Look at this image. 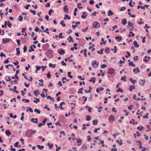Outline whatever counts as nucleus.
Segmentation results:
<instances>
[{
	"label": "nucleus",
	"instance_id": "obj_46",
	"mask_svg": "<svg viewBox=\"0 0 151 151\" xmlns=\"http://www.w3.org/2000/svg\"><path fill=\"white\" fill-rule=\"evenodd\" d=\"M9 58H8L7 59H6V60H5L4 61V64H7L9 63Z\"/></svg>",
	"mask_w": 151,
	"mask_h": 151
},
{
	"label": "nucleus",
	"instance_id": "obj_57",
	"mask_svg": "<svg viewBox=\"0 0 151 151\" xmlns=\"http://www.w3.org/2000/svg\"><path fill=\"white\" fill-rule=\"evenodd\" d=\"M49 29L48 28H46V29L44 30L42 32H45L47 33V34H49V32H48Z\"/></svg>",
	"mask_w": 151,
	"mask_h": 151
},
{
	"label": "nucleus",
	"instance_id": "obj_56",
	"mask_svg": "<svg viewBox=\"0 0 151 151\" xmlns=\"http://www.w3.org/2000/svg\"><path fill=\"white\" fill-rule=\"evenodd\" d=\"M40 101V99H36V100H34L33 102L35 103H37V102H39Z\"/></svg>",
	"mask_w": 151,
	"mask_h": 151
},
{
	"label": "nucleus",
	"instance_id": "obj_53",
	"mask_svg": "<svg viewBox=\"0 0 151 151\" xmlns=\"http://www.w3.org/2000/svg\"><path fill=\"white\" fill-rule=\"evenodd\" d=\"M6 77H7L8 78V79H6V81H11V77L10 76H6L5 77V79H6Z\"/></svg>",
	"mask_w": 151,
	"mask_h": 151
},
{
	"label": "nucleus",
	"instance_id": "obj_41",
	"mask_svg": "<svg viewBox=\"0 0 151 151\" xmlns=\"http://www.w3.org/2000/svg\"><path fill=\"white\" fill-rule=\"evenodd\" d=\"M39 92V91L38 90H37V91H35L34 92V93L35 95L36 96H38V95L39 94V93H38L37 94V93L38 92Z\"/></svg>",
	"mask_w": 151,
	"mask_h": 151
},
{
	"label": "nucleus",
	"instance_id": "obj_33",
	"mask_svg": "<svg viewBox=\"0 0 151 151\" xmlns=\"http://www.w3.org/2000/svg\"><path fill=\"white\" fill-rule=\"evenodd\" d=\"M47 145L49 147L50 149L52 148L53 147V144H51L50 145L49 142L47 143Z\"/></svg>",
	"mask_w": 151,
	"mask_h": 151
},
{
	"label": "nucleus",
	"instance_id": "obj_49",
	"mask_svg": "<svg viewBox=\"0 0 151 151\" xmlns=\"http://www.w3.org/2000/svg\"><path fill=\"white\" fill-rule=\"evenodd\" d=\"M116 91L117 92H123V91L121 89V88H119Z\"/></svg>",
	"mask_w": 151,
	"mask_h": 151
},
{
	"label": "nucleus",
	"instance_id": "obj_39",
	"mask_svg": "<svg viewBox=\"0 0 151 151\" xmlns=\"http://www.w3.org/2000/svg\"><path fill=\"white\" fill-rule=\"evenodd\" d=\"M71 74V72H69L68 73V75L69 77L70 78H73V76L70 75Z\"/></svg>",
	"mask_w": 151,
	"mask_h": 151
},
{
	"label": "nucleus",
	"instance_id": "obj_23",
	"mask_svg": "<svg viewBox=\"0 0 151 151\" xmlns=\"http://www.w3.org/2000/svg\"><path fill=\"white\" fill-rule=\"evenodd\" d=\"M129 80L130 81V82L134 84H135V83L137 82L136 80H133L132 78H129Z\"/></svg>",
	"mask_w": 151,
	"mask_h": 151
},
{
	"label": "nucleus",
	"instance_id": "obj_48",
	"mask_svg": "<svg viewBox=\"0 0 151 151\" xmlns=\"http://www.w3.org/2000/svg\"><path fill=\"white\" fill-rule=\"evenodd\" d=\"M114 53H116L117 52V50H118V49H116V46H114Z\"/></svg>",
	"mask_w": 151,
	"mask_h": 151
},
{
	"label": "nucleus",
	"instance_id": "obj_62",
	"mask_svg": "<svg viewBox=\"0 0 151 151\" xmlns=\"http://www.w3.org/2000/svg\"><path fill=\"white\" fill-rule=\"evenodd\" d=\"M60 122V121H58L55 124L57 125H58L59 126H61L62 125Z\"/></svg>",
	"mask_w": 151,
	"mask_h": 151
},
{
	"label": "nucleus",
	"instance_id": "obj_50",
	"mask_svg": "<svg viewBox=\"0 0 151 151\" xmlns=\"http://www.w3.org/2000/svg\"><path fill=\"white\" fill-rule=\"evenodd\" d=\"M16 41L17 42V45L19 46L20 45V41L19 40L16 39Z\"/></svg>",
	"mask_w": 151,
	"mask_h": 151
},
{
	"label": "nucleus",
	"instance_id": "obj_30",
	"mask_svg": "<svg viewBox=\"0 0 151 151\" xmlns=\"http://www.w3.org/2000/svg\"><path fill=\"white\" fill-rule=\"evenodd\" d=\"M34 111L35 112H37L39 114H40L41 113V110L37 109H35Z\"/></svg>",
	"mask_w": 151,
	"mask_h": 151
},
{
	"label": "nucleus",
	"instance_id": "obj_12",
	"mask_svg": "<svg viewBox=\"0 0 151 151\" xmlns=\"http://www.w3.org/2000/svg\"><path fill=\"white\" fill-rule=\"evenodd\" d=\"M114 116L111 115H110L109 118V121H113L114 120Z\"/></svg>",
	"mask_w": 151,
	"mask_h": 151
},
{
	"label": "nucleus",
	"instance_id": "obj_2",
	"mask_svg": "<svg viewBox=\"0 0 151 151\" xmlns=\"http://www.w3.org/2000/svg\"><path fill=\"white\" fill-rule=\"evenodd\" d=\"M46 55L49 58H50L53 57V51L51 50H48L46 52Z\"/></svg>",
	"mask_w": 151,
	"mask_h": 151
},
{
	"label": "nucleus",
	"instance_id": "obj_42",
	"mask_svg": "<svg viewBox=\"0 0 151 151\" xmlns=\"http://www.w3.org/2000/svg\"><path fill=\"white\" fill-rule=\"evenodd\" d=\"M8 26L9 27L11 28V26H12V24L9 21H8Z\"/></svg>",
	"mask_w": 151,
	"mask_h": 151
},
{
	"label": "nucleus",
	"instance_id": "obj_1",
	"mask_svg": "<svg viewBox=\"0 0 151 151\" xmlns=\"http://www.w3.org/2000/svg\"><path fill=\"white\" fill-rule=\"evenodd\" d=\"M36 132V130H32V129H28L25 132V135L27 137H32V135L35 133Z\"/></svg>",
	"mask_w": 151,
	"mask_h": 151
},
{
	"label": "nucleus",
	"instance_id": "obj_64",
	"mask_svg": "<svg viewBox=\"0 0 151 151\" xmlns=\"http://www.w3.org/2000/svg\"><path fill=\"white\" fill-rule=\"evenodd\" d=\"M61 63L62 64V65H63V66H65L66 65V63H64V61H62L61 62Z\"/></svg>",
	"mask_w": 151,
	"mask_h": 151
},
{
	"label": "nucleus",
	"instance_id": "obj_32",
	"mask_svg": "<svg viewBox=\"0 0 151 151\" xmlns=\"http://www.w3.org/2000/svg\"><path fill=\"white\" fill-rule=\"evenodd\" d=\"M105 51L106 53H109L110 52V48L108 47H107L105 49Z\"/></svg>",
	"mask_w": 151,
	"mask_h": 151
},
{
	"label": "nucleus",
	"instance_id": "obj_5",
	"mask_svg": "<svg viewBox=\"0 0 151 151\" xmlns=\"http://www.w3.org/2000/svg\"><path fill=\"white\" fill-rule=\"evenodd\" d=\"M99 63H96V60H95L93 61V62H92V65L93 68H97L99 66Z\"/></svg>",
	"mask_w": 151,
	"mask_h": 151
},
{
	"label": "nucleus",
	"instance_id": "obj_29",
	"mask_svg": "<svg viewBox=\"0 0 151 151\" xmlns=\"http://www.w3.org/2000/svg\"><path fill=\"white\" fill-rule=\"evenodd\" d=\"M104 50V48H101V49L100 51L98 50L97 51V53L99 54H103V51Z\"/></svg>",
	"mask_w": 151,
	"mask_h": 151
},
{
	"label": "nucleus",
	"instance_id": "obj_21",
	"mask_svg": "<svg viewBox=\"0 0 151 151\" xmlns=\"http://www.w3.org/2000/svg\"><path fill=\"white\" fill-rule=\"evenodd\" d=\"M5 133L7 136H9L11 134V133L9 130H6L5 131Z\"/></svg>",
	"mask_w": 151,
	"mask_h": 151
},
{
	"label": "nucleus",
	"instance_id": "obj_22",
	"mask_svg": "<svg viewBox=\"0 0 151 151\" xmlns=\"http://www.w3.org/2000/svg\"><path fill=\"white\" fill-rule=\"evenodd\" d=\"M128 65L129 66H132L133 67H134L135 66V65L133 63L132 61L129 63Z\"/></svg>",
	"mask_w": 151,
	"mask_h": 151
},
{
	"label": "nucleus",
	"instance_id": "obj_61",
	"mask_svg": "<svg viewBox=\"0 0 151 151\" xmlns=\"http://www.w3.org/2000/svg\"><path fill=\"white\" fill-rule=\"evenodd\" d=\"M86 124H83V128H82V130H84L86 129Z\"/></svg>",
	"mask_w": 151,
	"mask_h": 151
},
{
	"label": "nucleus",
	"instance_id": "obj_27",
	"mask_svg": "<svg viewBox=\"0 0 151 151\" xmlns=\"http://www.w3.org/2000/svg\"><path fill=\"white\" fill-rule=\"evenodd\" d=\"M65 21L64 20L61 21L60 24L62 25V26L63 27H65L66 26V24H65L64 23Z\"/></svg>",
	"mask_w": 151,
	"mask_h": 151
},
{
	"label": "nucleus",
	"instance_id": "obj_58",
	"mask_svg": "<svg viewBox=\"0 0 151 151\" xmlns=\"http://www.w3.org/2000/svg\"><path fill=\"white\" fill-rule=\"evenodd\" d=\"M40 95L42 98H44L45 96L44 92L43 91L42 93L40 94Z\"/></svg>",
	"mask_w": 151,
	"mask_h": 151
},
{
	"label": "nucleus",
	"instance_id": "obj_11",
	"mask_svg": "<svg viewBox=\"0 0 151 151\" xmlns=\"http://www.w3.org/2000/svg\"><path fill=\"white\" fill-rule=\"evenodd\" d=\"M10 39L9 38L3 39L2 40L3 42V43L5 44L9 42Z\"/></svg>",
	"mask_w": 151,
	"mask_h": 151
},
{
	"label": "nucleus",
	"instance_id": "obj_35",
	"mask_svg": "<svg viewBox=\"0 0 151 151\" xmlns=\"http://www.w3.org/2000/svg\"><path fill=\"white\" fill-rule=\"evenodd\" d=\"M27 47L26 45H24L23 48V52H25L27 51Z\"/></svg>",
	"mask_w": 151,
	"mask_h": 151
},
{
	"label": "nucleus",
	"instance_id": "obj_9",
	"mask_svg": "<svg viewBox=\"0 0 151 151\" xmlns=\"http://www.w3.org/2000/svg\"><path fill=\"white\" fill-rule=\"evenodd\" d=\"M58 52L61 55H64L65 54V52L62 49L60 50H59L58 51Z\"/></svg>",
	"mask_w": 151,
	"mask_h": 151
},
{
	"label": "nucleus",
	"instance_id": "obj_47",
	"mask_svg": "<svg viewBox=\"0 0 151 151\" xmlns=\"http://www.w3.org/2000/svg\"><path fill=\"white\" fill-rule=\"evenodd\" d=\"M107 65L104 64H103L102 65H101V68L102 69H104L105 68L107 67Z\"/></svg>",
	"mask_w": 151,
	"mask_h": 151
},
{
	"label": "nucleus",
	"instance_id": "obj_55",
	"mask_svg": "<svg viewBox=\"0 0 151 151\" xmlns=\"http://www.w3.org/2000/svg\"><path fill=\"white\" fill-rule=\"evenodd\" d=\"M132 0H131L130 1V2L129 4V6H130L131 7H133L134 6V5H133L132 4Z\"/></svg>",
	"mask_w": 151,
	"mask_h": 151
},
{
	"label": "nucleus",
	"instance_id": "obj_20",
	"mask_svg": "<svg viewBox=\"0 0 151 151\" xmlns=\"http://www.w3.org/2000/svg\"><path fill=\"white\" fill-rule=\"evenodd\" d=\"M87 148V146L86 145H83L82 146V147L81 148V151H83L85 150Z\"/></svg>",
	"mask_w": 151,
	"mask_h": 151
},
{
	"label": "nucleus",
	"instance_id": "obj_51",
	"mask_svg": "<svg viewBox=\"0 0 151 151\" xmlns=\"http://www.w3.org/2000/svg\"><path fill=\"white\" fill-rule=\"evenodd\" d=\"M126 9V8L124 6H123L119 10L120 11H124Z\"/></svg>",
	"mask_w": 151,
	"mask_h": 151
},
{
	"label": "nucleus",
	"instance_id": "obj_13",
	"mask_svg": "<svg viewBox=\"0 0 151 151\" xmlns=\"http://www.w3.org/2000/svg\"><path fill=\"white\" fill-rule=\"evenodd\" d=\"M145 82V79L142 80L140 79L139 80V84L142 86H143L144 85V83Z\"/></svg>",
	"mask_w": 151,
	"mask_h": 151
},
{
	"label": "nucleus",
	"instance_id": "obj_45",
	"mask_svg": "<svg viewBox=\"0 0 151 151\" xmlns=\"http://www.w3.org/2000/svg\"><path fill=\"white\" fill-rule=\"evenodd\" d=\"M141 128H140V127H137V129L139 131H142L143 130V129L144 128V127L142 126H141Z\"/></svg>",
	"mask_w": 151,
	"mask_h": 151
},
{
	"label": "nucleus",
	"instance_id": "obj_40",
	"mask_svg": "<svg viewBox=\"0 0 151 151\" xmlns=\"http://www.w3.org/2000/svg\"><path fill=\"white\" fill-rule=\"evenodd\" d=\"M34 49L33 48L32 46H31L30 47V49H29V51L31 52L32 51H34Z\"/></svg>",
	"mask_w": 151,
	"mask_h": 151
},
{
	"label": "nucleus",
	"instance_id": "obj_63",
	"mask_svg": "<svg viewBox=\"0 0 151 151\" xmlns=\"http://www.w3.org/2000/svg\"><path fill=\"white\" fill-rule=\"evenodd\" d=\"M41 68H42V71L43 72H44L45 71V68H47V66H42Z\"/></svg>",
	"mask_w": 151,
	"mask_h": 151
},
{
	"label": "nucleus",
	"instance_id": "obj_31",
	"mask_svg": "<svg viewBox=\"0 0 151 151\" xmlns=\"http://www.w3.org/2000/svg\"><path fill=\"white\" fill-rule=\"evenodd\" d=\"M37 147H38V148L40 150H42L44 148V147L43 146H40V145H37L36 146Z\"/></svg>",
	"mask_w": 151,
	"mask_h": 151
},
{
	"label": "nucleus",
	"instance_id": "obj_34",
	"mask_svg": "<svg viewBox=\"0 0 151 151\" xmlns=\"http://www.w3.org/2000/svg\"><path fill=\"white\" fill-rule=\"evenodd\" d=\"M23 19V17L21 15H20L19 16V18L18 19V20L20 22H22V21Z\"/></svg>",
	"mask_w": 151,
	"mask_h": 151
},
{
	"label": "nucleus",
	"instance_id": "obj_8",
	"mask_svg": "<svg viewBox=\"0 0 151 151\" xmlns=\"http://www.w3.org/2000/svg\"><path fill=\"white\" fill-rule=\"evenodd\" d=\"M114 70L113 68H109L107 73L110 74H112L114 72Z\"/></svg>",
	"mask_w": 151,
	"mask_h": 151
},
{
	"label": "nucleus",
	"instance_id": "obj_6",
	"mask_svg": "<svg viewBox=\"0 0 151 151\" xmlns=\"http://www.w3.org/2000/svg\"><path fill=\"white\" fill-rule=\"evenodd\" d=\"M99 63H96V60H95L93 61V62H92V65L93 68H97L99 66Z\"/></svg>",
	"mask_w": 151,
	"mask_h": 151
},
{
	"label": "nucleus",
	"instance_id": "obj_28",
	"mask_svg": "<svg viewBox=\"0 0 151 151\" xmlns=\"http://www.w3.org/2000/svg\"><path fill=\"white\" fill-rule=\"evenodd\" d=\"M83 89V87L79 89V91H78V93H81L83 94V92L82 91Z\"/></svg>",
	"mask_w": 151,
	"mask_h": 151
},
{
	"label": "nucleus",
	"instance_id": "obj_16",
	"mask_svg": "<svg viewBox=\"0 0 151 151\" xmlns=\"http://www.w3.org/2000/svg\"><path fill=\"white\" fill-rule=\"evenodd\" d=\"M127 22L126 19L125 18L122 19L121 23L123 25H125L127 24Z\"/></svg>",
	"mask_w": 151,
	"mask_h": 151
},
{
	"label": "nucleus",
	"instance_id": "obj_4",
	"mask_svg": "<svg viewBox=\"0 0 151 151\" xmlns=\"http://www.w3.org/2000/svg\"><path fill=\"white\" fill-rule=\"evenodd\" d=\"M93 25V27L94 28H99L100 26V24L96 21L94 22Z\"/></svg>",
	"mask_w": 151,
	"mask_h": 151
},
{
	"label": "nucleus",
	"instance_id": "obj_14",
	"mask_svg": "<svg viewBox=\"0 0 151 151\" xmlns=\"http://www.w3.org/2000/svg\"><path fill=\"white\" fill-rule=\"evenodd\" d=\"M133 45L135 47L138 48L139 47V45L137 43V42L136 41H134L133 42Z\"/></svg>",
	"mask_w": 151,
	"mask_h": 151
},
{
	"label": "nucleus",
	"instance_id": "obj_3",
	"mask_svg": "<svg viewBox=\"0 0 151 151\" xmlns=\"http://www.w3.org/2000/svg\"><path fill=\"white\" fill-rule=\"evenodd\" d=\"M129 27H131V28L129 29L131 31L129 32V33L132 34L133 33L132 31H133V30L134 26L133 24L129 21L128 22V24L127 27L129 28Z\"/></svg>",
	"mask_w": 151,
	"mask_h": 151
},
{
	"label": "nucleus",
	"instance_id": "obj_17",
	"mask_svg": "<svg viewBox=\"0 0 151 151\" xmlns=\"http://www.w3.org/2000/svg\"><path fill=\"white\" fill-rule=\"evenodd\" d=\"M135 88V86L134 85H131L129 86V91L131 92L133 89Z\"/></svg>",
	"mask_w": 151,
	"mask_h": 151
},
{
	"label": "nucleus",
	"instance_id": "obj_19",
	"mask_svg": "<svg viewBox=\"0 0 151 151\" xmlns=\"http://www.w3.org/2000/svg\"><path fill=\"white\" fill-rule=\"evenodd\" d=\"M67 5H65L64 8V10L65 12L68 13L69 10L68 8H67Z\"/></svg>",
	"mask_w": 151,
	"mask_h": 151
},
{
	"label": "nucleus",
	"instance_id": "obj_18",
	"mask_svg": "<svg viewBox=\"0 0 151 151\" xmlns=\"http://www.w3.org/2000/svg\"><path fill=\"white\" fill-rule=\"evenodd\" d=\"M96 78L94 77H92L91 79L89 80V81L90 82H93V83H95Z\"/></svg>",
	"mask_w": 151,
	"mask_h": 151
},
{
	"label": "nucleus",
	"instance_id": "obj_59",
	"mask_svg": "<svg viewBox=\"0 0 151 151\" xmlns=\"http://www.w3.org/2000/svg\"><path fill=\"white\" fill-rule=\"evenodd\" d=\"M63 34L62 33H60L59 34V38H64V37L62 36V35Z\"/></svg>",
	"mask_w": 151,
	"mask_h": 151
},
{
	"label": "nucleus",
	"instance_id": "obj_36",
	"mask_svg": "<svg viewBox=\"0 0 151 151\" xmlns=\"http://www.w3.org/2000/svg\"><path fill=\"white\" fill-rule=\"evenodd\" d=\"M121 78V80H123L124 81H126V76H124V77H122Z\"/></svg>",
	"mask_w": 151,
	"mask_h": 151
},
{
	"label": "nucleus",
	"instance_id": "obj_54",
	"mask_svg": "<svg viewBox=\"0 0 151 151\" xmlns=\"http://www.w3.org/2000/svg\"><path fill=\"white\" fill-rule=\"evenodd\" d=\"M35 68L37 69V70H39L40 69L41 67L40 66H38V65H36L35 67Z\"/></svg>",
	"mask_w": 151,
	"mask_h": 151
},
{
	"label": "nucleus",
	"instance_id": "obj_44",
	"mask_svg": "<svg viewBox=\"0 0 151 151\" xmlns=\"http://www.w3.org/2000/svg\"><path fill=\"white\" fill-rule=\"evenodd\" d=\"M53 12V11L52 9H51L48 12V14L50 16H51V13L52 12Z\"/></svg>",
	"mask_w": 151,
	"mask_h": 151
},
{
	"label": "nucleus",
	"instance_id": "obj_60",
	"mask_svg": "<svg viewBox=\"0 0 151 151\" xmlns=\"http://www.w3.org/2000/svg\"><path fill=\"white\" fill-rule=\"evenodd\" d=\"M19 143V142H17L15 143L14 145V146L15 147H17V146H18V144Z\"/></svg>",
	"mask_w": 151,
	"mask_h": 151
},
{
	"label": "nucleus",
	"instance_id": "obj_10",
	"mask_svg": "<svg viewBox=\"0 0 151 151\" xmlns=\"http://www.w3.org/2000/svg\"><path fill=\"white\" fill-rule=\"evenodd\" d=\"M67 39L68 40V42L69 43H70L71 42L73 43L74 42V41L73 40V37L71 36H69V38H67Z\"/></svg>",
	"mask_w": 151,
	"mask_h": 151
},
{
	"label": "nucleus",
	"instance_id": "obj_24",
	"mask_svg": "<svg viewBox=\"0 0 151 151\" xmlns=\"http://www.w3.org/2000/svg\"><path fill=\"white\" fill-rule=\"evenodd\" d=\"M93 124L94 125H96L98 124V120L97 119H95L93 121Z\"/></svg>",
	"mask_w": 151,
	"mask_h": 151
},
{
	"label": "nucleus",
	"instance_id": "obj_25",
	"mask_svg": "<svg viewBox=\"0 0 151 151\" xmlns=\"http://www.w3.org/2000/svg\"><path fill=\"white\" fill-rule=\"evenodd\" d=\"M64 16L65 17H64V19L65 20H66L67 18L68 19V20L70 19V17L68 16V14H65Z\"/></svg>",
	"mask_w": 151,
	"mask_h": 151
},
{
	"label": "nucleus",
	"instance_id": "obj_52",
	"mask_svg": "<svg viewBox=\"0 0 151 151\" xmlns=\"http://www.w3.org/2000/svg\"><path fill=\"white\" fill-rule=\"evenodd\" d=\"M29 11L30 12H31L32 13L33 15H35L36 11H33L31 9L29 10Z\"/></svg>",
	"mask_w": 151,
	"mask_h": 151
},
{
	"label": "nucleus",
	"instance_id": "obj_37",
	"mask_svg": "<svg viewBox=\"0 0 151 151\" xmlns=\"http://www.w3.org/2000/svg\"><path fill=\"white\" fill-rule=\"evenodd\" d=\"M86 120L87 121H90L91 119V117L89 115L87 116H86Z\"/></svg>",
	"mask_w": 151,
	"mask_h": 151
},
{
	"label": "nucleus",
	"instance_id": "obj_38",
	"mask_svg": "<svg viewBox=\"0 0 151 151\" xmlns=\"http://www.w3.org/2000/svg\"><path fill=\"white\" fill-rule=\"evenodd\" d=\"M148 115H149V113H147L145 115H144L143 116V118L144 119L148 118Z\"/></svg>",
	"mask_w": 151,
	"mask_h": 151
},
{
	"label": "nucleus",
	"instance_id": "obj_43",
	"mask_svg": "<svg viewBox=\"0 0 151 151\" xmlns=\"http://www.w3.org/2000/svg\"><path fill=\"white\" fill-rule=\"evenodd\" d=\"M113 13L112 12L111 10H109L108 12V15L110 16L111 15H112L113 14Z\"/></svg>",
	"mask_w": 151,
	"mask_h": 151
},
{
	"label": "nucleus",
	"instance_id": "obj_26",
	"mask_svg": "<svg viewBox=\"0 0 151 151\" xmlns=\"http://www.w3.org/2000/svg\"><path fill=\"white\" fill-rule=\"evenodd\" d=\"M19 47L17 48L16 49V50L17 51V53L16 55H19L20 53V51L19 50Z\"/></svg>",
	"mask_w": 151,
	"mask_h": 151
},
{
	"label": "nucleus",
	"instance_id": "obj_15",
	"mask_svg": "<svg viewBox=\"0 0 151 151\" xmlns=\"http://www.w3.org/2000/svg\"><path fill=\"white\" fill-rule=\"evenodd\" d=\"M122 36H116L115 37V39L118 42H120L122 39Z\"/></svg>",
	"mask_w": 151,
	"mask_h": 151
},
{
	"label": "nucleus",
	"instance_id": "obj_7",
	"mask_svg": "<svg viewBox=\"0 0 151 151\" xmlns=\"http://www.w3.org/2000/svg\"><path fill=\"white\" fill-rule=\"evenodd\" d=\"M38 119L37 118H36L35 119L32 118L31 119V122H32L33 123L37 124L38 122Z\"/></svg>",
	"mask_w": 151,
	"mask_h": 151
}]
</instances>
